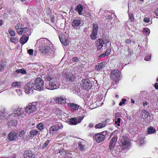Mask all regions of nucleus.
<instances>
[{
	"label": "nucleus",
	"mask_w": 158,
	"mask_h": 158,
	"mask_svg": "<svg viewBox=\"0 0 158 158\" xmlns=\"http://www.w3.org/2000/svg\"><path fill=\"white\" fill-rule=\"evenodd\" d=\"M44 77L47 89L52 90L57 89L59 87L58 76L53 77L45 76Z\"/></svg>",
	"instance_id": "nucleus-1"
},
{
	"label": "nucleus",
	"mask_w": 158,
	"mask_h": 158,
	"mask_svg": "<svg viewBox=\"0 0 158 158\" xmlns=\"http://www.w3.org/2000/svg\"><path fill=\"white\" fill-rule=\"evenodd\" d=\"M24 113V110L22 108H17L15 109L14 113L11 114L8 116L9 118H11L13 120H15V118L19 117L20 118L22 116L23 118V116Z\"/></svg>",
	"instance_id": "nucleus-2"
},
{
	"label": "nucleus",
	"mask_w": 158,
	"mask_h": 158,
	"mask_svg": "<svg viewBox=\"0 0 158 158\" xmlns=\"http://www.w3.org/2000/svg\"><path fill=\"white\" fill-rule=\"evenodd\" d=\"M119 145L122 149L129 148L131 144L128 138L125 136H120L119 138Z\"/></svg>",
	"instance_id": "nucleus-3"
},
{
	"label": "nucleus",
	"mask_w": 158,
	"mask_h": 158,
	"mask_svg": "<svg viewBox=\"0 0 158 158\" xmlns=\"http://www.w3.org/2000/svg\"><path fill=\"white\" fill-rule=\"evenodd\" d=\"M37 102H33L29 104L25 107L26 113L30 114L35 112L37 110L36 105Z\"/></svg>",
	"instance_id": "nucleus-4"
},
{
	"label": "nucleus",
	"mask_w": 158,
	"mask_h": 158,
	"mask_svg": "<svg viewBox=\"0 0 158 158\" xmlns=\"http://www.w3.org/2000/svg\"><path fill=\"white\" fill-rule=\"evenodd\" d=\"M35 90L40 91L43 89L44 82L43 80L40 78H38L35 81V83L33 84Z\"/></svg>",
	"instance_id": "nucleus-5"
},
{
	"label": "nucleus",
	"mask_w": 158,
	"mask_h": 158,
	"mask_svg": "<svg viewBox=\"0 0 158 158\" xmlns=\"http://www.w3.org/2000/svg\"><path fill=\"white\" fill-rule=\"evenodd\" d=\"M34 86L33 83L27 82L25 86V91L26 93L29 94L33 92Z\"/></svg>",
	"instance_id": "nucleus-6"
},
{
	"label": "nucleus",
	"mask_w": 158,
	"mask_h": 158,
	"mask_svg": "<svg viewBox=\"0 0 158 158\" xmlns=\"http://www.w3.org/2000/svg\"><path fill=\"white\" fill-rule=\"evenodd\" d=\"M120 73L119 71L115 70L112 72L111 77L113 80L115 82L118 81L120 80Z\"/></svg>",
	"instance_id": "nucleus-7"
},
{
	"label": "nucleus",
	"mask_w": 158,
	"mask_h": 158,
	"mask_svg": "<svg viewBox=\"0 0 158 158\" xmlns=\"http://www.w3.org/2000/svg\"><path fill=\"white\" fill-rule=\"evenodd\" d=\"M63 128V126L61 123H59L58 124H56L52 126L49 129L50 133L53 134L54 131H56L60 129H61Z\"/></svg>",
	"instance_id": "nucleus-8"
},
{
	"label": "nucleus",
	"mask_w": 158,
	"mask_h": 158,
	"mask_svg": "<svg viewBox=\"0 0 158 158\" xmlns=\"http://www.w3.org/2000/svg\"><path fill=\"white\" fill-rule=\"evenodd\" d=\"M59 38L61 43L64 45L66 46L69 44V41L67 37H65V35L62 34L60 35Z\"/></svg>",
	"instance_id": "nucleus-9"
},
{
	"label": "nucleus",
	"mask_w": 158,
	"mask_h": 158,
	"mask_svg": "<svg viewBox=\"0 0 158 158\" xmlns=\"http://www.w3.org/2000/svg\"><path fill=\"white\" fill-rule=\"evenodd\" d=\"M81 86L85 89H89L92 87L91 82L88 79H83L82 80Z\"/></svg>",
	"instance_id": "nucleus-10"
},
{
	"label": "nucleus",
	"mask_w": 158,
	"mask_h": 158,
	"mask_svg": "<svg viewBox=\"0 0 158 158\" xmlns=\"http://www.w3.org/2000/svg\"><path fill=\"white\" fill-rule=\"evenodd\" d=\"M54 100L56 103L62 105L65 104L66 102L65 97L63 96L55 97L54 98Z\"/></svg>",
	"instance_id": "nucleus-11"
},
{
	"label": "nucleus",
	"mask_w": 158,
	"mask_h": 158,
	"mask_svg": "<svg viewBox=\"0 0 158 158\" xmlns=\"http://www.w3.org/2000/svg\"><path fill=\"white\" fill-rule=\"evenodd\" d=\"M117 136L115 135L111 139L110 143L109 150L113 151L114 149L115 145L117 140Z\"/></svg>",
	"instance_id": "nucleus-12"
},
{
	"label": "nucleus",
	"mask_w": 158,
	"mask_h": 158,
	"mask_svg": "<svg viewBox=\"0 0 158 158\" xmlns=\"http://www.w3.org/2000/svg\"><path fill=\"white\" fill-rule=\"evenodd\" d=\"M98 26L94 24L93 25V31L90 37L92 40H95L97 38V35L98 30Z\"/></svg>",
	"instance_id": "nucleus-13"
},
{
	"label": "nucleus",
	"mask_w": 158,
	"mask_h": 158,
	"mask_svg": "<svg viewBox=\"0 0 158 158\" xmlns=\"http://www.w3.org/2000/svg\"><path fill=\"white\" fill-rule=\"evenodd\" d=\"M105 138V136L101 133H98L96 134L94 139L98 143H99L103 141Z\"/></svg>",
	"instance_id": "nucleus-14"
},
{
	"label": "nucleus",
	"mask_w": 158,
	"mask_h": 158,
	"mask_svg": "<svg viewBox=\"0 0 158 158\" xmlns=\"http://www.w3.org/2000/svg\"><path fill=\"white\" fill-rule=\"evenodd\" d=\"M73 27L76 29H78L80 27L83 25L80 20L78 19H74L72 23Z\"/></svg>",
	"instance_id": "nucleus-15"
},
{
	"label": "nucleus",
	"mask_w": 158,
	"mask_h": 158,
	"mask_svg": "<svg viewBox=\"0 0 158 158\" xmlns=\"http://www.w3.org/2000/svg\"><path fill=\"white\" fill-rule=\"evenodd\" d=\"M65 80L68 81H73L76 79L75 76L70 72H67L65 75Z\"/></svg>",
	"instance_id": "nucleus-16"
},
{
	"label": "nucleus",
	"mask_w": 158,
	"mask_h": 158,
	"mask_svg": "<svg viewBox=\"0 0 158 158\" xmlns=\"http://www.w3.org/2000/svg\"><path fill=\"white\" fill-rule=\"evenodd\" d=\"M53 46L51 45H46L41 49V52L44 54H49L51 52L53 49Z\"/></svg>",
	"instance_id": "nucleus-17"
},
{
	"label": "nucleus",
	"mask_w": 158,
	"mask_h": 158,
	"mask_svg": "<svg viewBox=\"0 0 158 158\" xmlns=\"http://www.w3.org/2000/svg\"><path fill=\"white\" fill-rule=\"evenodd\" d=\"M86 144V142L85 140L81 139L78 143V148L81 151H83L85 150Z\"/></svg>",
	"instance_id": "nucleus-18"
},
{
	"label": "nucleus",
	"mask_w": 158,
	"mask_h": 158,
	"mask_svg": "<svg viewBox=\"0 0 158 158\" xmlns=\"http://www.w3.org/2000/svg\"><path fill=\"white\" fill-rule=\"evenodd\" d=\"M103 39H99L97 40L95 42L96 46L98 50H100L102 48L104 43Z\"/></svg>",
	"instance_id": "nucleus-19"
},
{
	"label": "nucleus",
	"mask_w": 158,
	"mask_h": 158,
	"mask_svg": "<svg viewBox=\"0 0 158 158\" xmlns=\"http://www.w3.org/2000/svg\"><path fill=\"white\" fill-rule=\"evenodd\" d=\"M142 118L145 119L146 121L149 122L150 118V115L148 112L146 110H144L142 111Z\"/></svg>",
	"instance_id": "nucleus-20"
},
{
	"label": "nucleus",
	"mask_w": 158,
	"mask_h": 158,
	"mask_svg": "<svg viewBox=\"0 0 158 158\" xmlns=\"http://www.w3.org/2000/svg\"><path fill=\"white\" fill-rule=\"evenodd\" d=\"M106 64L107 63L106 62H102L96 65L95 67V69L98 70H101L106 67Z\"/></svg>",
	"instance_id": "nucleus-21"
},
{
	"label": "nucleus",
	"mask_w": 158,
	"mask_h": 158,
	"mask_svg": "<svg viewBox=\"0 0 158 158\" xmlns=\"http://www.w3.org/2000/svg\"><path fill=\"white\" fill-rule=\"evenodd\" d=\"M8 137L10 141L16 140L17 138V135L15 132H10L8 135Z\"/></svg>",
	"instance_id": "nucleus-22"
},
{
	"label": "nucleus",
	"mask_w": 158,
	"mask_h": 158,
	"mask_svg": "<svg viewBox=\"0 0 158 158\" xmlns=\"http://www.w3.org/2000/svg\"><path fill=\"white\" fill-rule=\"evenodd\" d=\"M24 158H35V156L34 154L31 151H25L24 154Z\"/></svg>",
	"instance_id": "nucleus-23"
},
{
	"label": "nucleus",
	"mask_w": 158,
	"mask_h": 158,
	"mask_svg": "<svg viewBox=\"0 0 158 158\" xmlns=\"http://www.w3.org/2000/svg\"><path fill=\"white\" fill-rule=\"evenodd\" d=\"M28 39V37L26 36L25 35H23L22 37L21 38L20 40V43L22 44H24L26 43Z\"/></svg>",
	"instance_id": "nucleus-24"
},
{
	"label": "nucleus",
	"mask_w": 158,
	"mask_h": 158,
	"mask_svg": "<svg viewBox=\"0 0 158 158\" xmlns=\"http://www.w3.org/2000/svg\"><path fill=\"white\" fill-rule=\"evenodd\" d=\"M47 75L45 76H49L50 77H53L55 76H58L56 75H55L53 72V71L51 69H49L47 72Z\"/></svg>",
	"instance_id": "nucleus-25"
},
{
	"label": "nucleus",
	"mask_w": 158,
	"mask_h": 158,
	"mask_svg": "<svg viewBox=\"0 0 158 158\" xmlns=\"http://www.w3.org/2000/svg\"><path fill=\"white\" fill-rule=\"evenodd\" d=\"M28 31V28L27 27H22L21 29H19L17 32L19 35H21L23 33H25Z\"/></svg>",
	"instance_id": "nucleus-26"
},
{
	"label": "nucleus",
	"mask_w": 158,
	"mask_h": 158,
	"mask_svg": "<svg viewBox=\"0 0 158 158\" xmlns=\"http://www.w3.org/2000/svg\"><path fill=\"white\" fill-rule=\"evenodd\" d=\"M106 121L102 122V123H99L95 126L96 128H101L104 127L106 125Z\"/></svg>",
	"instance_id": "nucleus-27"
},
{
	"label": "nucleus",
	"mask_w": 158,
	"mask_h": 158,
	"mask_svg": "<svg viewBox=\"0 0 158 158\" xmlns=\"http://www.w3.org/2000/svg\"><path fill=\"white\" fill-rule=\"evenodd\" d=\"M68 106L70 108L76 110H78L79 107L77 105L73 103H69L68 104Z\"/></svg>",
	"instance_id": "nucleus-28"
},
{
	"label": "nucleus",
	"mask_w": 158,
	"mask_h": 158,
	"mask_svg": "<svg viewBox=\"0 0 158 158\" xmlns=\"http://www.w3.org/2000/svg\"><path fill=\"white\" fill-rule=\"evenodd\" d=\"M25 134L26 133L24 131H21L19 133V139L22 140L26 139Z\"/></svg>",
	"instance_id": "nucleus-29"
},
{
	"label": "nucleus",
	"mask_w": 158,
	"mask_h": 158,
	"mask_svg": "<svg viewBox=\"0 0 158 158\" xmlns=\"http://www.w3.org/2000/svg\"><path fill=\"white\" fill-rule=\"evenodd\" d=\"M21 84L20 82L16 81L12 83L11 86L14 88H19L21 87Z\"/></svg>",
	"instance_id": "nucleus-30"
},
{
	"label": "nucleus",
	"mask_w": 158,
	"mask_h": 158,
	"mask_svg": "<svg viewBox=\"0 0 158 158\" xmlns=\"http://www.w3.org/2000/svg\"><path fill=\"white\" fill-rule=\"evenodd\" d=\"M110 52L111 49H108L107 50L106 52L99 56V58H102L105 56H107L110 55Z\"/></svg>",
	"instance_id": "nucleus-31"
},
{
	"label": "nucleus",
	"mask_w": 158,
	"mask_h": 158,
	"mask_svg": "<svg viewBox=\"0 0 158 158\" xmlns=\"http://www.w3.org/2000/svg\"><path fill=\"white\" fill-rule=\"evenodd\" d=\"M156 129L152 127H150L148 128V132L149 134H152L154 133Z\"/></svg>",
	"instance_id": "nucleus-32"
},
{
	"label": "nucleus",
	"mask_w": 158,
	"mask_h": 158,
	"mask_svg": "<svg viewBox=\"0 0 158 158\" xmlns=\"http://www.w3.org/2000/svg\"><path fill=\"white\" fill-rule=\"evenodd\" d=\"M106 15V19H110L112 18V15L113 14L108 11H106L105 12Z\"/></svg>",
	"instance_id": "nucleus-33"
},
{
	"label": "nucleus",
	"mask_w": 158,
	"mask_h": 158,
	"mask_svg": "<svg viewBox=\"0 0 158 158\" xmlns=\"http://www.w3.org/2000/svg\"><path fill=\"white\" fill-rule=\"evenodd\" d=\"M38 133L37 131L35 130H32L30 132V137L33 138Z\"/></svg>",
	"instance_id": "nucleus-34"
},
{
	"label": "nucleus",
	"mask_w": 158,
	"mask_h": 158,
	"mask_svg": "<svg viewBox=\"0 0 158 158\" xmlns=\"http://www.w3.org/2000/svg\"><path fill=\"white\" fill-rule=\"evenodd\" d=\"M76 10H77L79 14L81 15V11L83 10L82 6L81 5L77 6L76 7Z\"/></svg>",
	"instance_id": "nucleus-35"
},
{
	"label": "nucleus",
	"mask_w": 158,
	"mask_h": 158,
	"mask_svg": "<svg viewBox=\"0 0 158 158\" xmlns=\"http://www.w3.org/2000/svg\"><path fill=\"white\" fill-rule=\"evenodd\" d=\"M46 14L47 15L48 17L52 15V10L51 9L48 7H47L46 9Z\"/></svg>",
	"instance_id": "nucleus-36"
},
{
	"label": "nucleus",
	"mask_w": 158,
	"mask_h": 158,
	"mask_svg": "<svg viewBox=\"0 0 158 158\" xmlns=\"http://www.w3.org/2000/svg\"><path fill=\"white\" fill-rule=\"evenodd\" d=\"M150 33V30L147 28L143 29V33L146 35H148Z\"/></svg>",
	"instance_id": "nucleus-37"
},
{
	"label": "nucleus",
	"mask_w": 158,
	"mask_h": 158,
	"mask_svg": "<svg viewBox=\"0 0 158 158\" xmlns=\"http://www.w3.org/2000/svg\"><path fill=\"white\" fill-rule=\"evenodd\" d=\"M16 72L17 73H20L22 74H25L26 73L25 70L23 69L16 70Z\"/></svg>",
	"instance_id": "nucleus-38"
},
{
	"label": "nucleus",
	"mask_w": 158,
	"mask_h": 158,
	"mask_svg": "<svg viewBox=\"0 0 158 158\" xmlns=\"http://www.w3.org/2000/svg\"><path fill=\"white\" fill-rule=\"evenodd\" d=\"M8 32L11 36H14L15 35V31L11 28L9 29Z\"/></svg>",
	"instance_id": "nucleus-39"
},
{
	"label": "nucleus",
	"mask_w": 158,
	"mask_h": 158,
	"mask_svg": "<svg viewBox=\"0 0 158 158\" xmlns=\"http://www.w3.org/2000/svg\"><path fill=\"white\" fill-rule=\"evenodd\" d=\"M70 122L72 125H76L77 123V120L75 118H73L70 120Z\"/></svg>",
	"instance_id": "nucleus-40"
},
{
	"label": "nucleus",
	"mask_w": 158,
	"mask_h": 158,
	"mask_svg": "<svg viewBox=\"0 0 158 158\" xmlns=\"http://www.w3.org/2000/svg\"><path fill=\"white\" fill-rule=\"evenodd\" d=\"M50 142V140H49L48 139L47 140L43 146L42 149H44L46 148L48 145L49 144Z\"/></svg>",
	"instance_id": "nucleus-41"
},
{
	"label": "nucleus",
	"mask_w": 158,
	"mask_h": 158,
	"mask_svg": "<svg viewBox=\"0 0 158 158\" xmlns=\"http://www.w3.org/2000/svg\"><path fill=\"white\" fill-rule=\"evenodd\" d=\"M38 41L40 42H41L43 44H45L44 42L46 41L48 42V43H50V42L47 39L45 38H41L40 39H39Z\"/></svg>",
	"instance_id": "nucleus-42"
},
{
	"label": "nucleus",
	"mask_w": 158,
	"mask_h": 158,
	"mask_svg": "<svg viewBox=\"0 0 158 158\" xmlns=\"http://www.w3.org/2000/svg\"><path fill=\"white\" fill-rule=\"evenodd\" d=\"M23 27V26L20 24L18 23L15 27V28L17 30V32H18V30H19V29H21L22 27Z\"/></svg>",
	"instance_id": "nucleus-43"
},
{
	"label": "nucleus",
	"mask_w": 158,
	"mask_h": 158,
	"mask_svg": "<svg viewBox=\"0 0 158 158\" xmlns=\"http://www.w3.org/2000/svg\"><path fill=\"white\" fill-rule=\"evenodd\" d=\"M37 127L39 130H42L44 128V125L42 123H41L37 125Z\"/></svg>",
	"instance_id": "nucleus-44"
},
{
	"label": "nucleus",
	"mask_w": 158,
	"mask_h": 158,
	"mask_svg": "<svg viewBox=\"0 0 158 158\" xmlns=\"http://www.w3.org/2000/svg\"><path fill=\"white\" fill-rule=\"evenodd\" d=\"M138 141L140 145H142L144 143V141L143 138L141 139H140L138 140Z\"/></svg>",
	"instance_id": "nucleus-45"
},
{
	"label": "nucleus",
	"mask_w": 158,
	"mask_h": 158,
	"mask_svg": "<svg viewBox=\"0 0 158 158\" xmlns=\"http://www.w3.org/2000/svg\"><path fill=\"white\" fill-rule=\"evenodd\" d=\"M6 66L5 64H2L0 63V72L4 69V68Z\"/></svg>",
	"instance_id": "nucleus-46"
},
{
	"label": "nucleus",
	"mask_w": 158,
	"mask_h": 158,
	"mask_svg": "<svg viewBox=\"0 0 158 158\" xmlns=\"http://www.w3.org/2000/svg\"><path fill=\"white\" fill-rule=\"evenodd\" d=\"M10 40L11 42L15 43L17 41L18 39H16V38L14 37H11L10 39Z\"/></svg>",
	"instance_id": "nucleus-47"
},
{
	"label": "nucleus",
	"mask_w": 158,
	"mask_h": 158,
	"mask_svg": "<svg viewBox=\"0 0 158 158\" xmlns=\"http://www.w3.org/2000/svg\"><path fill=\"white\" fill-rule=\"evenodd\" d=\"M16 92L18 94V95L20 96L22 95V91L20 89H17L16 90Z\"/></svg>",
	"instance_id": "nucleus-48"
},
{
	"label": "nucleus",
	"mask_w": 158,
	"mask_h": 158,
	"mask_svg": "<svg viewBox=\"0 0 158 158\" xmlns=\"http://www.w3.org/2000/svg\"><path fill=\"white\" fill-rule=\"evenodd\" d=\"M65 153V151L63 149H61L59 151V153L61 155L64 154Z\"/></svg>",
	"instance_id": "nucleus-49"
},
{
	"label": "nucleus",
	"mask_w": 158,
	"mask_h": 158,
	"mask_svg": "<svg viewBox=\"0 0 158 158\" xmlns=\"http://www.w3.org/2000/svg\"><path fill=\"white\" fill-rule=\"evenodd\" d=\"M126 100V99L123 98L122 100V102H121L119 103V105L120 106H122L123 104L125 103Z\"/></svg>",
	"instance_id": "nucleus-50"
},
{
	"label": "nucleus",
	"mask_w": 158,
	"mask_h": 158,
	"mask_svg": "<svg viewBox=\"0 0 158 158\" xmlns=\"http://www.w3.org/2000/svg\"><path fill=\"white\" fill-rule=\"evenodd\" d=\"M27 52L28 53H29V54L30 55H32L33 54V50L32 49H30L29 50H28L27 51Z\"/></svg>",
	"instance_id": "nucleus-51"
},
{
	"label": "nucleus",
	"mask_w": 158,
	"mask_h": 158,
	"mask_svg": "<svg viewBox=\"0 0 158 158\" xmlns=\"http://www.w3.org/2000/svg\"><path fill=\"white\" fill-rule=\"evenodd\" d=\"M151 58V55L147 56L144 58V60L145 61H149Z\"/></svg>",
	"instance_id": "nucleus-52"
},
{
	"label": "nucleus",
	"mask_w": 158,
	"mask_h": 158,
	"mask_svg": "<svg viewBox=\"0 0 158 158\" xmlns=\"http://www.w3.org/2000/svg\"><path fill=\"white\" fill-rule=\"evenodd\" d=\"M115 120H116L117 121V122H118V123L117 125V126H120V122L121 119L120 118H115Z\"/></svg>",
	"instance_id": "nucleus-53"
},
{
	"label": "nucleus",
	"mask_w": 158,
	"mask_h": 158,
	"mask_svg": "<svg viewBox=\"0 0 158 158\" xmlns=\"http://www.w3.org/2000/svg\"><path fill=\"white\" fill-rule=\"evenodd\" d=\"M83 117H82L81 116L78 117V118L77 119V122H78V123H80L81 121L83 119Z\"/></svg>",
	"instance_id": "nucleus-54"
},
{
	"label": "nucleus",
	"mask_w": 158,
	"mask_h": 158,
	"mask_svg": "<svg viewBox=\"0 0 158 158\" xmlns=\"http://www.w3.org/2000/svg\"><path fill=\"white\" fill-rule=\"evenodd\" d=\"M48 17L50 18L51 20L52 23H54V16L53 15H52Z\"/></svg>",
	"instance_id": "nucleus-55"
},
{
	"label": "nucleus",
	"mask_w": 158,
	"mask_h": 158,
	"mask_svg": "<svg viewBox=\"0 0 158 158\" xmlns=\"http://www.w3.org/2000/svg\"><path fill=\"white\" fill-rule=\"evenodd\" d=\"M129 18L131 21H133L134 19L133 15L132 14H130V15H129Z\"/></svg>",
	"instance_id": "nucleus-56"
},
{
	"label": "nucleus",
	"mask_w": 158,
	"mask_h": 158,
	"mask_svg": "<svg viewBox=\"0 0 158 158\" xmlns=\"http://www.w3.org/2000/svg\"><path fill=\"white\" fill-rule=\"evenodd\" d=\"M72 60L74 62H77L79 60L78 58L76 57L73 58Z\"/></svg>",
	"instance_id": "nucleus-57"
},
{
	"label": "nucleus",
	"mask_w": 158,
	"mask_h": 158,
	"mask_svg": "<svg viewBox=\"0 0 158 158\" xmlns=\"http://www.w3.org/2000/svg\"><path fill=\"white\" fill-rule=\"evenodd\" d=\"M143 20L146 23H148L149 21V19L148 17H145L144 18Z\"/></svg>",
	"instance_id": "nucleus-58"
},
{
	"label": "nucleus",
	"mask_w": 158,
	"mask_h": 158,
	"mask_svg": "<svg viewBox=\"0 0 158 158\" xmlns=\"http://www.w3.org/2000/svg\"><path fill=\"white\" fill-rule=\"evenodd\" d=\"M131 42V40L130 39H127L126 40V43L128 44L130 43Z\"/></svg>",
	"instance_id": "nucleus-59"
},
{
	"label": "nucleus",
	"mask_w": 158,
	"mask_h": 158,
	"mask_svg": "<svg viewBox=\"0 0 158 158\" xmlns=\"http://www.w3.org/2000/svg\"><path fill=\"white\" fill-rule=\"evenodd\" d=\"M155 13L156 16H158V8L155 10Z\"/></svg>",
	"instance_id": "nucleus-60"
},
{
	"label": "nucleus",
	"mask_w": 158,
	"mask_h": 158,
	"mask_svg": "<svg viewBox=\"0 0 158 158\" xmlns=\"http://www.w3.org/2000/svg\"><path fill=\"white\" fill-rule=\"evenodd\" d=\"M155 87L156 89H158V83H156L155 84Z\"/></svg>",
	"instance_id": "nucleus-61"
},
{
	"label": "nucleus",
	"mask_w": 158,
	"mask_h": 158,
	"mask_svg": "<svg viewBox=\"0 0 158 158\" xmlns=\"http://www.w3.org/2000/svg\"><path fill=\"white\" fill-rule=\"evenodd\" d=\"M94 126V125L92 123H90L89 125V127L90 128L93 127Z\"/></svg>",
	"instance_id": "nucleus-62"
},
{
	"label": "nucleus",
	"mask_w": 158,
	"mask_h": 158,
	"mask_svg": "<svg viewBox=\"0 0 158 158\" xmlns=\"http://www.w3.org/2000/svg\"><path fill=\"white\" fill-rule=\"evenodd\" d=\"M143 106H147L148 105V103L146 102H143Z\"/></svg>",
	"instance_id": "nucleus-63"
},
{
	"label": "nucleus",
	"mask_w": 158,
	"mask_h": 158,
	"mask_svg": "<svg viewBox=\"0 0 158 158\" xmlns=\"http://www.w3.org/2000/svg\"><path fill=\"white\" fill-rule=\"evenodd\" d=\"M119 114L118 113H116L115 115V118H118L119 116Z\"/></svg>",
	"instance_id": "nucleus-64"
}]
</instances>
